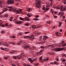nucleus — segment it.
<instances>
[{
    "label": "nucleus",
    "mask_w": 66,
    "mask_h": 66,
    "mask_svg": "<svg viewBox=\"0 0 66 66\" xmlns=\"http://www.w3.org/2000/svg\"><path fill=\"white\" fill-rule=\"evenodd\" d=\"M50 53L51 54V55H53L54 54V52H52Z\"/></svg>",
    "instance_id": "58836bf2"
},
{
    "label": "nucleus",
    "mask_w": 66,
    "mask_h": 66,
    "mask_svg": "<svg viewBox=\"0 0 66 66\" xmlns=\"http://www.w3.org/2000/svg\"><path fill=\"white\" fill-rule=\"evenodd\" d=\"M21 43L22 45H24L23 46V47L24 48V49H27V48H29L30 47L29 46H26L27 45H28V44L25 43L24 41H22L19 42L17 44V45H20L21 44Z\"/></svg>",
    "instance_id": "7ed1b4c3"
},
{
    "label": "nucleus",
    "mask_w": 66,
    "mask_h": 66,
    "mask_svg": "<svg viewBox=\"0 0 66 66\" xmlns=\"http://www.w3.org/2000/svg\"><path fill=\"white\" fill-rule=\"evenodd\" d=\"M1 48L2 50H4V48H3V47H1Z\"/></svg>",
    "instance_id": "603ef678"
},
{
    "label": "nucleus",
    "mask_w": 66,
    "mask_h": 66,
    "mask_svg": "<svg viewBox=\"0 0 66 66\" xmlns=\"http://www.w3.org/2000/svg\"><path fill=\"white\" fill-rule=\"evenodd\" d=\"M0 61H3L1 58H0Z\"/></svg>",
    "instance_id": "4d7b16f0"
},
{
    "label": "nucleus",
    "mask_w": 66,
    "mask_h": 66,
    "mask_svg": "<svg viewBox=\"0 0 66 66\" xmlns=\"http://www.w3.org/2000/svg\"><path fill=\"white\" fill-rule=\"evenodd\" d=\"M23 33L22 32H21L20 33H19V35H21Z\"/></svg>",
    "instance_id": "37998d69"
},
{
    "label": "nucleus",
    "mask_w": 66,
    "mask_h": 66,
    "mask_svg": "<svg viewBox=\"0 0 66 66\" xmlns=\"http://www.w3.org/2000/svg\"><path fill=\"white\" fill-rule=\"evenodd\" d=\"M63 50V49L61 48H56L55 49L56 51H60Z\"/></svg>",
    "instance_id": "f8f14e48"
},
{
    "label": "nucleus",
    "mask_w": 66,
    "mask_h": 66,
    "mask_svg": "<svg viewBox=\"0 0 66 66\" xmlns=\"http://www.w3.org/2000/svg\"><path fill=\"white\" fill-rule=\"evenodd\" d=\"M64 12L62 13V12H61L59 13V15H60V16H62L64 15Z\"/></svg>",
    "instance_id": "393cba45"
},
{
    "label": "nucleus",
    "mask_w": 66,
    "mask_h": 66,
    "mask_svg": "<svg viewBox=\"0 0 66 66\" xmlns=\"http://www.w3.org/2000/svg\"><path fill=\"white\" fill-rule=\"evenodd\" d=\"M61 43H60L58 44L59 47H62V46H63V47H65V46H66V43H64V41H62Z\"/></svg>",
    "instance_id": "423d86ee"
},
{
    "label": "nucleus",
    "mask_w": 66,
    "mask_h": 66,
    "mask_svg": "<svg viewBox=\"0 0 66 66\" xmlns=\"http://www.w3.org/2000/svg\"><path fill=\"white\" fill-rule=\"evenodd\" d=\"M41 48H42V49H43V48H44V47L42 46H41Z\"/></svg>",
    "instance_id": "bf43d9fd"
},
{
    "label": "nucleus",
    "mask_w": 66,
    "mask_h": 66,
    "mask_svg": "<svg viewBox=\"0 0 66 66\" xmlns=\"http://www.w3.org/2000/svg\"><path fill=\"white\" fill-rule=\"evenodd\" d=\"M15 1H18V2H20V0H15Z\"/></svg>",
    "instance_id": "49530a36"
},
{
    "label": "nucleus",
    "mask_w": 66,
    "mask_h": 66,
    "mask_svg": "<svg viewBox=\"0 0 66 66\" xmlns=\"http://www.w3.org/2000/svg\"><path fill=\"white\" fill-rule=\"evenodd\" d=\"M15 52H16V51H12L10 52V53H11V54H13L14 53H15Z\"/></svg>",
    "instance_id": "5701e85b"
},
{
    "label": "nucleus",
    "mask_w": 66,
    "mask_h": 66,
    "mask_svg": "<svg viewBox=\"0 0 66 66\" xmlns=\"http://www.w3.org/2000/svg\"><path fill=\"white\" fill-rule=\"evenodd\" d=\"M52 22V21H48L47 22V23H49L50 24Z\"/></svg>",
    "instance_id": "c85d7f7f"
},
{
    "label": "nucleus",
    "mask_w": 66,
    "mask_h": 66,
    "mask_svg": "<svg viewBox=\"0 0 66 66\" xmlns=\"http://www.w3.org/2000/svg\"><path fill=\"white\" fill-rule=\"evenodd\" d=\"M7 16H8V15L7 14H6L4 15V16L5 17H7Z\"/></svg>",
    "instance_id": "4c0bfd02"
},
{
    "label": "nucleus",
    "mask_w": 66,
    "mask_h": 66,
    "mask_svg": "<svg viewBox=\"0 0 66 66\" xmlns=\"http://www.w3.org/2000/svg\"><path fill=\"white\" fill-rule=\"evenodd\" d=\"M35 49H36L35 47H32L29 48V50H34Z\"/></svg>",
    "instance_id": "dca6fc26"
},
{
    "label": "nucleus",
    "mask_w": 66,
    "mask_h": 66,
    "mask_svg": "<svg viewBox=\"0 0 66 66\" xmlns=\"http://www.w3.org/2000/svg\"><path fill=\"white\" fill-rule=\"evenodd\" d=\"M13 17H11L10 18V21H12V20L13 19Z\"/></svg>",
    "instance_id": "7c9ffc66"
},
{
    "label": "nucleus",
    "mask_w": 66,
    "mask_h": 66,
    "mask_svg": "<svg viewBox=\"0 0 66 66\" xmlns=\"http://www.w3.org/2000/svg\"><path fill=\"white\" fill-rule=\"evenodd\" d=\"M13 57L14 59H17V57L16 56H13Z\"/></svg>",
    "instance_id": "a19ab883"
},
{
    "label": "nucleus",
    "mask_w": 66,
    "mask_h": 66,
    "mask_svg": "<svg viewBox=\"0 0 66 66\" xmlns=\"http://www.w3.org/2000/svg\"><path fill=\"white\" fill-rule=\"evenodd\" d=\"M62 61H63V62H65V60L64 59H62Z\"/></svg>",
    "instance_id": "f704fd0d"
},
{
    "label": "nucleus",
    "mask_w": 66,
    "mask_h": 66,
    "mask_svg": "<svg viewBox=\"0 0 66 66\" xmlns=\"http://www.w3.org/2000/svg\"><path fill=\"white\" fill-rule=\"evenodd\" d=\"M6 27H7L8 26V24L7 23H6L5 24Z\"/></svg>",
    "instance_id": "3c124183"
},
{
    "label": "nucleus",
    "mask_w": 66,
    "mask_h": 66,
    "mask_svg": "<svg viewBox=\"0 0 66 66\" xmlns=\"http://www.w3.org/2000/svg\"><path fill=\"white\" fill-rule=\"evenodd\" d=\"M19 19L20 20H22V21H24V19L26 21H29L30 20V19H29V18L28 17H26L24 19L21 17H20Z\"/></svg>",
    "instance_id": "0eeeda50"
},
{
    "label": "nucleus",
    "mask_w": 66,
    "mask_h": 66,
    "mask_svg": "<svg viewBox=\"0 0 66 66\" xmlns=\"http://www.w3.org/2000/svg\"><path fill=\"white\" fill-rule=\"evenodd\" d=\"M54 13H55V14H56L57 13V12L56 11H55V12H54Z\"/></svg>",
    "instance_id": "0e129e2a"
},
{
    "label": "nucleus",
    "mask_w": 66,
    "mask_h": 66,
    "mask_svg": "<svg viewBox=\"0 0 66 66\" xmlns=\"http://www.w3.org/2000/svg\"><path fill=\"white\" fill-rule=\"evenodd\" d=\"M17 18H18L16 17L14 19V21H16V20L17 19Z\"/></svg>",
    "instance_id": "e433bc0d"
},
{
    "label": "nucleus",
    "mask_w": 66,
    "mask_h": 66,
    "mask_svg": "<svg viewBox=\"0 0 66 66\" xmlns=\"http://www.w3.org/2000/svg\"><path fill=\"white\" fill-rule=\"evenodd\" d=\"M36 18H37L38 17V15H36L35 16Z\"/></svg>",
    "instance_id": "09e8293b"
},
{
    "label": "nucleus",
    "mask_w": 66,
    "mask_h": 66,
    "mask_svg": "<svg viewBox=\"0 0 66 66\" xmlns=\"http://www.w3.org/2000/svg\"><path fill=\"white\" fill-rule=\"evenodd\" d=\"M59 27H60L61 26V25L62 24V22H59Z\"/></svg>",
    "instance_id": "cd10ccee"
},
{
    "label": "nucleus",
    "mask_w": 66,
    "mask_h": 66,
    "mask_svg": "<svg viewBox=\"0 0 66 66\" xmlns=\"http://www.w3.org/2000/svg\"><path fill=\"white\" fill-rule=\"evenodd\" d=\"M7 11V9L6 8H4L3 9V11L4 12H6Z\"/></svg>",
    "instance_id": "4be33fe9"
},
{
    "label": "nucleus",
    "mask_w": 66,
    "mask_h": 66,
    "mask_svg": "<svg viewBox=\"0 0 66 66\" xmlns=\"http://www.w3.org/2000/svg\"><path fill=\"white\" fill-rule=\"evenodd\" d=\"M4 44H5V45H4V46H5V45H6V44H7L6 43V42H4Z\"/></svg>",
    "instance_id": "052dcab7"
},
{
    "label": "nucleus",
    "mask_w": 66,
    "mask_h": 66,
    "mask_svg": "<svg viewBox=\"0 0 66 66\" xmlns=\"http://www.w3.org/2000/svg\"><path fill=\"white\" fill-rule=\"evenodd\" d=\"M28 37H29V38L30 39H31L32 40L34 39V35H32L30 37H29L28 36H25V37H24V38H27Z\"/></svg>",
    "instance_id": "9d476101"
},
{
    "label": "nucleus",
    "mask_w": 66,
    "mask_h": 66,
    "mask_svg": "<svg viewBox=\"0 0 66 66\" xmlns=\"http://www.w3.org/2000/svg\"><path fill=\"white\" fill-rule=\"evenodd\" d=\"M59 63V62H57V61H54V62L50 63L51 64H56V65H57Z\"/></svg>",
    "instance_id": "2eb2a0df"
},
{
    "label": "nucleus",
    "mask_w": 66,
    "mask_h": 66,
    "mask_svg": "<svg viewBox=\"0 0 66 66\" xmlns=\"http://www.w3.org/2000/svg\"><path fill=\"white\" fill-rule=\"evenodd\" d=\"M65 10H66V6H64V8L63 10V11H65Z\"/></svg>",
    "instance_id": "473e14b6"
},
{
    "label": "nucleus",
    "mask_w": 66,
    "mask_h": 66,
    "mask_svg": "<svg viewBox=\"0 0 66 66\" xmlns=\"http://www.w3.org/2000/svg\"><path fill=\"white\" fill-rule=\"evenodd\" d=\"M12 38H15V37H16V36H12Z\"/></svg>",
    "instance_id": "5fc2aeb1"
},
{
    "label": "nucleus",
    "mask_w": 66,
    "mask_h": 66,
    "mask_svg": "<svg viewBox=\"0 0 66 66\" xmlns=\"http://www.w3.org/2000/svg\"><path fill=\"white\" fill-rule=\"evenodd\" d=\"M39 20V19L37 18H35L34 19V20H35V21H37L38 20Z\"/></svg>",
    "instance_id": "c756f323"
},
{
    "label": "nucleus",
    "mask_w": 66,
    "mask_h": 66,
    "mask_svg": "<svg viewBox=\"0 0 66 66\" xmlns=\"http://www.w3.org/2000/svg\"><path fill=\"white\" fill-rule=\"evenodd\" d=\"M4 31H1V33H4Z\"/></svg>",
    "instance_id": "e2e57ef3"
},
{
    "label": "nucleus",
    "mask_w": 66,
    "mask_h": 66,
    "mask_svg": "<svg viewBox=\"0 0 66 66\" xmlns=\"http://www.w3.org/2000/svg\"><path fill=\"white\" fill-rule=\"evenodd\" d=\"M0 26H1L2 27H4L5 26L2 24V20H0Z\"/></svg>",
    "instance_id": "4468645a"
},
{
    "label": "nucleus",
    "mask_w": 66,
    "mask_h": 66,
    "mask_svg": "<svg viewBox=\"0 0 66 66\" xmlns=\"http://www.w3.org/2000/svg\"><path fill=\"white\" fill-rule=\"evenodd\" d=\"M7 8H9V11L10 12V11H12L13 12H16V13L17 14H19L20 13H21L22 11L21 10H17L16 9L13 8L9 6H6Z\"/></svg>",
    "instance_id": "f257e3e1"
},
{
    "label": "nucleus",
    "mask_w": 66,
    "mask_h": 66,
    "mask_svg": "<svg viewBox=\"0 0 66 66\" xmlns=\"http://www.w3.org/2000/svg\"><path fill=\"white\" fill-rule=\"evenodd\" d=\"M62 18H63V19H65V16H62Z\"/></svg>",
    "instance_id": "13d9d810"
},
{
    "label": "nucleus",
    "mask_w": 66,
    "mask_h": 66,
    "mask_svg": "<svg viewBox=\"0 0 66 66\" xmlns=\"http://www.w3.org/2000/svg\"><path fill=\"white\" fill-rule=\"evenodd\" d=\"M22 21H16V22H15V23L16 24H20V23H22Z\"/></svg>",
    "instance_id": "6ab92c4d"
},
{
    "label": "nucleus",
    "mask_w": 66,
    "mask_h": 66,
    "mask_svg": "<svg viewBox=\"0 0 66 66\" xmlns=\"http://www.w3.org/2000/svg\"><path fill=\"white\" fill-rule=\"evenodd\" d=\"M11 44H12V45H15V43L13 42H12L11 43Z\"/></svg>",
    "instance_id": "2f4dec72"
},
{
    "label": "nucleus",
    "mask_w": 66,
    "mask_h": 66,
    "mask_svg": "<svg viewBox=\"0 0 66 66\" xmlns=\"http://www.w3.org/2000/svg\"><path fill=\"white\" fill-rule=\"evenodd\" d=\"M60 34V32H57L56 33V34L57 36H60V35H61Z\"/></svg>",
    "instance_id": "f3484780"
},
{
    "label": "nucleus",
    "mask_w": 66,
    "mask_h": 66,
    "mask_svg": "<svg viewBox=\"0 0 66 66\" xmlns=\"http://www.w3.org/2000/svg\"><path fill=\"white\" fill-rule=\"evenodd\" d=\"M27 10L28 12H30V11H32V8H28L27 9Z\"/></svg>",
    "instance_id": "b1692460"
},
{
    "label": "nucleus",
    "mask_w": 66,
    "mask_h": 66,
    "mask_svg": "<svg viewBox=\"0 0 66 66\" xmlns=\"http://www.w3.org/2000/svg\"><path fill=\"white\" fill-rule=\"evenodd\" d=\"M48 37L46 36H44L43 38V42H39V44H43V43H45V42H46V39L48 38Z\"/></svg>",
    "instance_id": "39448f33"
},
{
    "label": "nucleus",
    "mask_w": 66,
    "mask_h": 66,
    "mask_svg": "<svg viewBox=\"0 0 66 66\" xmlns=\"http://www.w3.org/2000/svg\"><path fill=\"white\" fill-rule=\"evenodd\" d=\"M32 14L31 13H29V14H27V15L28 17H31L32 16Z\"/></svg>",
    "instance_id": "412c9836"
},
{
    "label": "nucleus",
    "mask_w": 66,
    "mask_h": 66,
    "mask_svg": "<svg viewBox=\"0 0 66 66\" xmlns=\"http://www.w3.org/2000/svg\"><path fill=\"white\" fill-rule=\"evenodd\" d=\"M53 10H52V9H51V12L52 13H54V12H53Z\"/></svg>",
    "instance_id": "de8ad7c7"
},
{
    "label": "nucleus",
    "mask_w": 66,
    "mask_h": 66,
    "mask_svg": "<svg viewBox=\"0 0 66 66\" xmlns=\"http://www.w3.org/2000/svg\"><path fill=\"white\" fill-rule=\"evenodd\" d=\"M38 65H39V63H36L35 64V66H38Z\"/></svg>",
    "instance_id": "72a5a7b5"
},
{
    "label": "nucleus",
    "mask_w": 66,
    "mask_h": 66,
    "mask_svg": "<svg viewBox=\"0 0 66 66\" xmlns=\"http://www.w3.org/2000/svg\"><path fill=\"white\" fill-rule=\"evenodd\" d=\"M26 26H28L29 25V24L28 23H26Z\"/></svg>",
    "instance_id": "6e6d98bb"
},
{
    "label": "nucleus",
    "mask_w": 66,
    "mask_h": 66,
    "mask_svg": "<svg viewBox=\"0 0 66 66\" xmlns=\"http://www.w3.org/2000/svg\"><path fill=\"white\" fill-rule=\"evenodd\" d=\"M43 60L44 61H45V62H46V61H48V60H49V58H47L46 59H44Z\"/></svg>",
    "instance_id": "a878e982"
},
{
    "label": "nucleus",
    "mask_w": 66,
    "mask_h": 66,
    "mask_svg": "<svg viewBox=\"0 0 66 66\" xmlns=\"http://www.w3.org/2000/svg\"><path fill=\"white\" fill-rule=\"evenodd\" d=\"M17 65L18 66H20V64H19V63H17Z\"/></svg>",
    "instance_id": "680f3d73"
},
{
    "label": "nucleus",
    "mask_w": 66,
    "mask_h": 66,
    "mask_svg": "<svg viewBox=\"0 0 66 66\" xmlns=\"http://www.w3.org/2000/svg\"><path fill=\"white\" fill-rule=\"evenodd\" d=\"M15 2L14 0H9L6 2L7 4H14Z\"/></svg>",
    "instance_id": "1a4fd4ad"
},
{
    "label": "nucleus",
    "mask_w": 66,
    "mask_h": 66,
    "mask_svg": "<svg viewBox=\"0 0 66 66\" xmlns=\"http://www.w3.org/2000/svg\"><path fill=\"white\" fill-rule=\"evenodd\" d=\"M24 56V53H21L20 55L17 56V57L18 58V59L20 60V59H21L23 57L22 56Z\"/></svg>",
    "instance_id": "6e6552de"
},
{
    "label": "nucleus",
    "mask_w": 66,
    "mask_h": 66,
    "mask_svg": "<svg viewBox=\"0 0 66 66\" xmlns=\"http://www.w3.org/2000/svg\"><path fill=\"white\" fill-rule=\"evenodd\" d=\"M5 46H6V47H9V45L7 44H5Z\"/></svg>",
    "instance_id": "c9c22d12"
},
{
    "label": "nucleus",
    "mask_w": 66,
    "mask_h": 66,
    "mask_svg": "<svg viewBox=\"0 0 66 66\" xmlns=\"http://www.w3.org/2000/svg\"><path fill=\"white\" fill-rule=\"evenodd\" d=\"M63 4H66V1L64 2H63Z\"/></svg>",
    "instance_id": "69168bd1"
},
{
    "label": "nucleus",
    "mask_w": 66,
    "mask_h": 66,
    "mask_svg": "<svg viewBox=\"0 0 66 66\" xmlns=\"http://www.w3.org/2000/svg\"><path fill=\"white\" fill-rule=\"evenodd\" d=\"M3 2L1 1H0V7L2 8V7L3 6Z\"/></svg>",
    "instance_id": "a211bd4d"
},
{
    "label": "nucleus",
    "mask_w": 66,
    "mask_h": 66,
    "mask_svg": "<svg viewBox=\"0 0 66 66\" xmlns=\"http://www.w3.org/2000/svg\"><path fill=\"white\" fill-rule=\"evenodd\" d=\"M40 53H41V52H37V55H39Z\"/></svg>",
    "instance_id": "ea45409f"
},
{
    "label": "nucleus",
    "mask_w": 66,
    "mask_h": 66,
    "mask_svg": "<svg viewBox=\"0 0 66 66\" xmlns=\"http://www.w3.org/2000/svg\"><path fill=\"white\" fill-rule=\"evenodd\" d=\"M36 28V26L35 25H33L32 27V29H34Z\"/></svg>",
    "instance_id": "bb28decb"
},
{
    "label": "nucleus",
    "mask_w": 66,
    "mask_h": 66,
    "mask_svg": "<svg viewBox=\"0 0 66 66\" xmlns=\"http://www.w3.org/2000/svg\"><path fill=\"white\" fill-rule=\"evenodd\" d=\"M28 59L29 60V61H30V63H33V61H35V60H36V59H33L32 60L30 58H28Z\"/></svg>",
    "instance_id": "ddd939ff"
},
{
    "label": "nucleus",
    "mask_w": 66,
    "mask_h": 66,
    "mask_svg": "<svg viewBox=\"0 0 66 66\" xmlns=\"http://www.w3.org/2000/svg\"><path fill=\"white\" fill-rule=\"evenodd\" d=\"M29 32H25V34H29Z\"/></svg>",
    "instance_id": "79ce46f5"
},
{
    "label": "nucleus",
    "mask_w": 66,
    "mask_h": 66,
    "mask_svg": "<svg viewBox=\"0 0 66 66\" xmlns=\"http://www.w3.org/2000/svg\"><path fill=\"white\" fill-rule=\"evenodd\" d=\"M35 2H36V7L40 8V7L41 3L40 1V0H36Z\"/></svg>",
    "instance_id": "20e7f679"
},
{
    "label": "nucleus",
    "mask_w": 66,
    "mask_h": 66,
    "mask_svg": "<svg viewBox=\"0 0 66 66\" xmlns=\"http://www.w3.org/2000/svg\"><path fill=\"white\" fill-rule=\"evenodd\" d=\"M49 47H51L52 48H54V46L52 45H47Z\"/></svg>",
    "instance_id": "aec40b11"
},
{
    "label": "nucleus",
    "mask_w": 66,
    "mask_h": 66,
    "mask_svg": "<svg viewBox=\"0 0 66 66\" xmlns=\"http://www.w3.org/2000/svg\"><path fill=\"white\" fill-rule=\"evenodd\" d=\"M57 9L60 10V11H63V7L61 6V5H59L57 7Z\"/></svg>",
    "instance_id": "9b49d317"
},
{
    "label": "nucleus",
    "mask_w": 66,
    "mask_h": 66,
    "mask_svg": "<svg viewBox=\"0 0 66 66\" xmlns=\"http://www.w3.org/2000/svg\"><path fill=\"white\" fill-rule=\"evenodd\" d=\"M12 66H15V64H12Z\"/></svg>",
    "instance_id": "338daca9"
},
{
    "label": "nucleus",
    "mask_w": 66,
    "mask_h": 66,
    "mask_svg": "<svg viewBox=\"0 0 66 66\" xmlns=\"http://www.w3.org/2000/svg\"><path fill=\"white\" fill-rule=\"evenodd\" d=\"M42 59L43 58H42V57L41 56L40 57L39 60H42Z\"/></svg>",
    "instance_id": "c03bdc74"
},
{
    "label": "nucleus",
    "mask_w": 66,
    "mask_h": 66,
    "mask_svg": "<svg viewBox=\"0 0 66 66\" xmlns=\"http://www.w3.org/2000/svg\"><path fill=\"white\" fill-rule=\"evenodd\" d=\"M64 35H65V36H66V31L65 32V34H64Z\"/></svg>",
    "instance_id": "774afa93"
},
{
    "label": "nucleus",
    "mask_w": 66,
    "mask_h": 66,
    "mask_svg": "<svg viewBox=\"0 0 66 66\" xmlns=\"http://www.w3.org/2000/svg\"><path fill=\"white\" fill-rule=\"evenodd\" d=\"M31 53H32V54H35V53H34V52L33 51H32Z\"/></svg>",
    "instance_id": "8fccbe9b"
},
{
    "label": "nucleus",
    "mask_w": 66,
    "mask_h": 66,
    "mask_svg": "<svg viewBox=\"0 0 66 66\" xmlns=\"http://www.w3.org/2000/svg\"><path fill=\"white\" fill-rule=\"evenodd\" d=\"M42 37L40 36V37L39 38V39L40 40H41V39H42Z\"/></svg>",
    "instance_id": "864d4df0"
},
{
    "label": "nucleus",
    "mask_w": 66,
    "mask_h": 66,
    "mask_svg": "<svg viewBox=\"0 0 66 66\" xmlns=\"http://www.w3.org/2000/svg\"><path fill=\"white\" fill-rule=\"evenodd\" d=\"M4 58L5 59H6H6H8L7 57H4Z\"/></svg>",
    "instance_id": "a18cd8bd"
},
{
    "label": "nucleus",
    "mask_w": 66,
    "mask_h": 66,
    "mask_svg": "<svg viewBox=\"0 0 66 66\" xmlns=\"http://www.w3.org/2000/svg\"><path fill=\"white\" fill-rule=\"evenodd\" d=\"M49 0L52 3L50 4H48L46 6V8L44 6H42V10H44V11H45V12H47V11H48L49 10V7H50V5L51 6H52V2H53V0Z\"/></svg>",
    "instance_id": "f03ea898"
}]
</instances>
